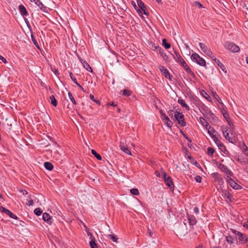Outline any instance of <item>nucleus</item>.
<instances>
[{
    "label": "nucleus",
    "instance_id": "nucleus-36",
    "mask_svg": "<svg viewBox=\"0 0 248 248\" xmlns=\"http://www.w3.org/2000/svg\"><path fill=\"white\" fill-rule=\"evenodd\" d=\"M217 167L220 170H221L224 172H226L228 169L227 167L225 165L221 163H219Z\"/></svg>",
    "mask_w": 248,
    "mask_h": 248
},
{
    "label": "nucleus",
    "instance_id": "nucleus-39",
    "mask_svg": "<svg viewBox=\"0 0 248 248\" xmlns=\"http://www.w3.org/2000/svg\"><path fill=\"white\" fill-rule=\"evenodd\" d=\"M108 237L114 242H117L118 238L114 234H109Z\"/></svg>",
    "mask_w": 248,
    "mask_h": 248
},
{
    "label": "nucleus",
    "instance_id": "nucleus-60",
    "mask_svg": "<svg viewBox=\"0 0 248 248\" xmlns=\"http://www.w3.org/2000/svg\"><path fill=\"white\" fill-rule=\"evenodd\" d=\"M0 60H1L4 63H7L8 62L5 58L0 55Z\"/></svg>",
    "mask_w": 248,
    "mask_h": 248
},
{
    "label": "nucleus",
    "instance_id": "nucleus-61",
    "mask_svg": "<svg viewBox=\"0 0 248 248\" xmlns=\"http://www.w3.org/2000/svg\"><path fill=\"white\" fill-rule=\"evenodd\" d=\"M223 115L224 117L225 118V119L227 121V120H228V118H230L229 116V114H227V112H223Z\"/></svg>",
    "mask_w": 248,
    "mask_h": 248
},
{
    "label": "nucleus",
    "instance_id": "nucleus-38",
    "mask_svg": "<svg viewBox=\"0 0 248 248\" xmlns=\"http://www.w3.org/2000/svg\"><path fill=\"white\" fill-rule=\"evenodd\" d=\"M201 94L206 99L209 100V99L210 98V96L204 90L201 91Z\"/></svg>",
    "mask_w": 248,
    "mask_h": 248
},
{
    "label": "nucleus",
    "instance_id": "nucleus-43",
    "mask_svg": "<svg viewBox=\"0 0 248 248\" xmlns=\"http://www.w3.org/2000/svg\"><path fill=\"white\" fill-rule=\"evenodd\" d=\"M185 70L188 73L190 74L192 76L194 77L195 74L194 73L191 71V69L187 66L186 68H184Z\"/></svg>",
    "mask_w": 248,
    "mask_h": 248
},
{
    "label": "nucleus",
    "instance_id": "nucleus-35",
    "mask_svg": "<svg viewBox=\"0 0 248 248\" xmlns=\"http://www.w3.org/2000/svg\"><path fill=\"white\" fill-rule=\"evenodd\" d=\"M91 153L98 160H102L101 156L99 154H98L94 150H92Z\"/></svg>",
    "mask_w": 248,
    "mask_h": 248
},
{
    "label": "nucleus",
    "instance_id": "nucleus-10",
    "mask_svg": "<svg viewBox=\"0 0 248 248\" xmlns=\"http://www.w3.org/2000/svg\"><path fill=\"white\" fill-rule=\"evenodd\" d=\"M88 234V235H90V239H91L89 243L90 247L91 248H98L97 243L96 242L95 239L94 237L93 236V235L92 234V233H89Z\"/></svg>",
    "mask_w": 248,
    "mask_h": 248
},
{
    "label": "nucleus",
    "instance_id": "nucleus-56",
    "mask_svg": "<svg viewBox=\"0 0 248 248\" xmlns=\"http://www.w3.org/2000/svg\"><path fill=\"white\" fill-rule=\"evenodd\" d=\"M25 21L26 23L27 24V25L28 27L30 29V31L31 32H32L31 28V25L30 24V23H29V21L28 20V19L27 18H25Z\"/></svg>",
    "mask_w": 248,
    "mask_h": 248
},
{
    "label": "nucleus",
    "instance_id": "nucleus-40",
    "mask_svg": "<svg viewBox=\"0 0 248 248\" xmlns=\"http://www.w3.org/2000/svg\"><path fill=\"white\" fill-rule=\"evenodd\" d=\"M68 96H69V98L70 99V100L71 101V102L75 105H76L77 104V102H76V101L75 100V99H74L72 94L70 93V92H69L68 93Z\"/></svg>",
    "mask_w": 248,
    "mask_h": 248
},
{
    "label": "nucleus",
    "instance_id": "nucleus-37",
    "mask_svg": "<svg viewBox=\"0 0 248 248\" xmlns=\"http://www.w3.org/2000/svg\"><path fill=\"white\" fill-rule=\"evenodd\" d=\"M208 133L209 134L210 137L212 138V139L214 140L215 143L217 144V141H220L219 140H217V137L215 135L213 134L212 133L210 134V130H208Z\"/></svg>",
    "mask_w": 248,
    "mask_h": 248
},
{
    "label": "nucleus",
    "instance_id": "nucleus-2",
    "mask_svg": "<svg viewBox=\"0 0 248 248\" xmlns=\"http://www.w3.org/2000/svg\"><path fill=\"white\" fill-rule=\"evenodd\" d=\"M174 119L177 121V123L182 127L186 125V122L184 118V115L180 112L176 111L174 115Z\"/></svg>",
    "mask_w": 248,
    "mask_h": 248
},
{
    "label": "nucleus",
    "instance_id": "nucleus-55",
    "mask_svg": "<svg viewBox=\"0 0 248 248\" xmlns=\"http://www.w3.org/2000/svg\"><path fill=\"white\" fill-rule=\"evenodd\" d=\"M202 178L199 175H197L195 177V181L198 183H201L202 181Z\"/></svg>",
    "mask_w": 248,
    "mask_h": 248
},
{
    "label": "nucleus",
    "instance_id": "nucleus-31",
    "mask_svg": "<svg viewBox=\"0 0 248 248\" xmlns=\"http://www.w3.org/2000/svg\"><path fill=\"white\" fill-rule=\"evenodd\" d=\"M5 214L9 216L11 218L13 219H17L18 217L15 215H14L12 212H11L10 210L7 209V210H5Z\"/></svg>",
    "mask_w": 248,
    "mask_h": 248
},
{
    "label": "nucleus",
    "instance_id": "nucleus-4",
    "mask_svg": "<svg viewBox=\"0 0 248 248\" xmlns=\"http://www.w3.org/2000/svg\"><path fill=\"white\" fill-rule=\"evenodd\" d=\"M224 47L232 52H237L240 50L239 47L233 43L227 42L224 45Z\"/></svg>",
    "mask_w": 248,
    "mask_h": 248
},
{
    "label": "nucleus",
    "instance_id": "nucleus-14",
    "mask_svg": "<svg viewBox=\"0 0 248 248\" xmlns=\"http://www.w3.org/2000/svg\"><path fill=\"white\" fill-rule=\"evenodd\" d=\"M222 196H223L224 198H227L228 200H229V201L231 202L232 201L233 196L229 192H228L226 190L222 189Z\"/></svg>",
    "mask_w": 248,
    "mask_h": 248
},
{
    "label": "nucleus",
    "instance_id": "nucleus-46",
    "mask_svg": "<svg viewBox=\"0 0 248 248\" xmlns=\"http://www.w3.org/2000/svg\"><path fill=\"white\" fill-rule=\"evenodd\" d=\"M132 5L135 8V9L137 10V11L139 13L140 15H142V12L140 10V9H139L138 7L137 6L136 3L133 1L132 2Z\"/></svg>",
    "mask_w": 248,
    "mask_h": 248
},
{
    "label": "nucleus",
    "instance_id": "nucleus-26",
    "mask_svg": "<svg viewBox=\"0 0 248 248\" xmlns=\"http://www.w3.org/2000/svg\"><path fill=\"white\" fill-rule=\"evenodd\" d=\"M178 103L181 104V106L184 107L186 110H189V106L185 103V101L184 100L182 99H179L178 100Z\"/></svg>",
    "mask_w": 248,
    "mask_h": 248
},
{
    "label": "nucleus",
    "instance_id": "nucleus-9",
    "mask_svg": "<svg viewBox=\"0 0 248 248\" xmlns=\"http://www.w3.org/2000/svg\"><path fill=\"white\" fill-rule=\"evenodd\" d=\"M159 70L162 73L163 75L166 78L171 80V77L169 71L162 65L159 66Z\"/></svg>",
    "mask_w": 248,
    "mask_h": 248
},
{
    "label": "nucleus",
    "instance_id": "nucleus-1",
    "mask_svg": "<svg viewBox=\"0 0 248 248\" xmlns=\"http://www.w3.org/2000/svg\"><path fill=\"white\" fill-rule=\"evenodd\" d=\"M237 245H244L248 241V237L245 234L234 229H231Z\"/></svg>",
    "mask_w": 248,
    "mask_h": 248
},
{
    "label": "nucleus",
    "instance_id": "nucleus-12",
    "mask_svg": "<svg viewBox=\"0 0 248 248\" xmlns=\"http://www.w3.org/2000/svg\"><path fill=\"white\" fill-rule=\"evenodd\" d=\"M18 10L19 11V13L23 17L27 16L29 15V14L25 8V7L22 5L20 4L19 5L18 7Z\"/></svg>",
    "mask_w": 248,
    "mask_h": 248
},
{
    "label": "nucleus",
    "instance_id": "nucleus-7",
    "mask_svg": "<svg viewBox=\"0 0 248 248\" xmlns=\"http://www.w3.org/2000/svg\"><path fill=\"white\" fill-rule=\"evenodd\" d=\"M213 177L215 178V181L219 185H223L224 181L221 175L217 172H215L212 174Z\"/></svg>",
    "mask_w": 248,
    "mask_h": 248
},
{
    "label": "nucleus",
    "instance_id": "nucleus-57",
    "mask_svg": "<svg viewBox=\"0 0 248 248\" xmlns=\"http://www.w3.org/2000/svg\"><path fill=\"white\" fill-rule=\"evenodd\" d=\"M195 5L198 6L200 8L203 7L202 4L199 1H195Z\"/></svg>",
    "mask_w": 248,
    "mask_h": 248
},
{
    "label": "nucleus",
    "instance_id": "nucleus-48",
    "mask_svg": "<svg viewBox=\"0 0 248 248\" xmlns=\"http://www.w3.org/2000/svg\"><path fill=\"white\" fill-rule=\"evenodd\" d=\"M69 76H70V77L71 78V79H72V80L74 82V83H76L78 82L76 78L74 76L73 74H72V73L70 72L69 73Z\"/></svg>",
    "mask_w": 248,
    "mask_h": 248
},
{
    "label": "nucleus",
    "instance_id": "nucleus-23",
    "mask_svg": "<svg viewBox=\"0 0 248 248\" xmlns=\"http://www.w3.org/2000/svg\"><path fill=\"white\" fill-rule=\"evenodd\" d=\"M234 240L235 238L233 236V235H229L226 237V241L228 244L230 245L233 244L234 243Z\"/></svg>",
    "mask_w": 248,
    "mask_h": 248
},
{
    "label": "nucleus",
    "instance_id": "nucleus-49",
    "mask_svg": "<svg viewBox=\"0 0 248 248\" xmlns=\"http://www.w3.org/2000/svg\"><path fill=\"white\" fill-rule=\"evenodd\" d=\"M178 62L182 65V66H183L184 68H186L188 66L184 59H183L182 61H181Z\"/></svg>",
    "mask_w": 248,
    "mask_h": 248
},
{
    "label": "nucleus",
    "instance_id": "nucleus-19",
    "mask_svg": "<svg viewBox=\"0 0 248 248\" xmlns=\"http://www.w3.org/2000/svg\"><path fill=\"white\" fill-rule=\"evenodd\" d=\"M200 121L201 124L205 127L208 130H210L211 128V126L210 125L209 123L206 121V120L202 117H200Z\"/></svg>",
    "mask_w": 248,
    "mask_h": 248
},
{
    "label": "nucleus",
    "instance_id": "nucleus-58",
    "mask_svg": "<svg viewBox=\"0 0 248 248\" xmlns=\"http://www.w3.org/2000/svg\"><path fill=\"white\" fill-rule=\"evenodd\" d=\"M243 145L244 147H245L246 149L245 150V154L248 156V148L244 142H243Z\"/></svg>",
    "mask_w": 248,
    "mask_h": 248
},
{
    "label": "nucleus",
    "instance_id": "nucleus-42",
    "mask_svg": "<svg viewBox=\"0 0 248 248\" xmlns=\"http://www.w3.org/2000/svg\"><path fill=\"white\" fill-rule=\"evenodd\" d=\"M34 213L36 215V216H40L42 214V211L41 210V209L39 208H36L34 209Z\"/></svg>",
    "mask_w": 248,
    "mask_h": 248
},
{
    "label": "nucleus",
    "instance_id": "nucleus-22",
    "mask_svg": "<svg viewBox=\"0 0 248 248\" xmlns=\"http://www.w3.org/2000/svg\"><path fill=\"white\" fill-rule=\"evenodd\" d=\"M217 143L216 145L222 152H223L225 154H226V153H228L226 149L225 146L223 143H222L220 141H217Z\"/></svg>",
    "mask_w": 248,
    "mask_h": 248
},
{
    "label": "nucleus",
    "instance_id": "nucleus-3",
    "mask_svg": "<svg viewBox=\"0 0 248 248\" xmlns=\"http://www.w3.org/2000/svg\"><path fill=\"white\" fill-rule=\"evenodd\" d=\"M191 59L192 61H195L198 64L201 66H206L205 61L197 53H193L191 56Z\"/></svg>",
    "mask_w": 248,
    "mask_h": 248
},
{
    "label": "nucleus",
    "instance_id": "nucleus-44",
    "mask_svg": "<svg viewBox=\"0 0 248 248\" xmlns=\"http://www.w3.org/2000/svg\"><path fill=\"white\" fill-rule=\"evenodd\" d=\"M123 95L126 96H129L131 95V92L129 90L124 89L123 91Z\"/></svg>",
    "mask_w": 248,
    "mask_h": 248
},
{
    "label": "nucleus",
    "instance_id": "nucleus-59",
    "mask_svg": "<svg viewBox=\"0 0 248 248\" xmlns=\"http://www.w3.org/2000/svg\"><path fill=\"white\" fill-rule=\"evenodd\" d=\"M173 110H169L168 111V114L169 115V116L171 117V118H173V117H174V116L173 115Z\"/></svg>",
    "mask_w": 248,
    "mask_h": 248
},
{
    "label": "nucleus",
    "instance_id": "nucleus-29",
    "mask_svg": "<svg viewBox=\"0 0 248 248\" xmlns=\"http://www.w3.org/2000/svg\"><path fill=\"white\" fill-rule=\"evenodd\" d=\"M31 38L34 45L38 49H40L39 44L34 36L32 32H31Z\"/></svg>",
    "mask_w": 248,
    "mask_h": 248
},
{
    "label": "nucleus",
    "instance_id": "nucleus-54",
    "mask_svg": "<svg viewBox=\"0 0 248 248\" xmlns=\"http://www.w3.org/2000/svg\"><path fill=\"white\" fill-rule=\"evenodd\" d=\"M152 49L154 51H155V50H156L157 51H158L159 50V49L161 48V47L158 46H154V45H153L152 46Z\"/></svg>",
    "mask_w": 248,
    "mask_h": 248
},
{
    "label": "nucleus",
    "instance_id": "nucleus-64",
    "mask_svg": "<svg viewBox=\"0 0 248 248\" xmlns=\"http://www.w3.org/2000/svg\"><path fill=\"white\" fill-rule=\"evenodd\" d=\"M194 212L195 214H198L199 213V208L197 207H195L194 208Z\"/></svg>",
    "mask_w": 248,
    "mask_h": 248
},
{
    "label": "nucleus",
    "instance_id": "nucleus-45",
    "mask_svg": "<svg viewBox=\"0 0 248 248\" xmlns=\"http://www.w3.org/2000/svg\"><path fill=\"white\" fill-rule=\"evenodd\" d=\"M130 192L134 195H138L139 194V190L137 188H132L130 190Z\"/></svg>",
    "mask_w": 248,
    "mask_h": 248
},
{
    "label": "nucleus",
    "instance_id": "nucleus-18",
    "mask_svg": "<svg viewBox=\"0 0 248 248\" xmlns=\"http://www.w3.org/2000/svg\"><path fill=\"white\" fill-rule=\"evenodd\" d=\"M187 219L190 225L193 226L197 223V220L193 215H187Z\"/></svg>",
    "mask_w": 248,
    "mask_h": 248
},
{
    "label": "nucleus",
    "instance_id": "nucleus-24",
    "mask_svg": "<svg viewBox=\"0 0 248 248\" xmlns=\"http://www.w3.org/2000/svg\"><path fill=\"white\" fill-rule=\"evenodd\" d=\"M214 62L216 63L217 66L223 71H224L226 70L225 66L222 63H221L219 60L217 58H215Z\"/></svg>",
    "mask_w": 248,
    "mask_h": 248
},
{
    "label": "nucleus",
    "instance_id": "nucleus-5",
    "mask_svg": "<svg viewBox=\"0 0 248 248\" xmlns=\"http://www.w3.org/2000/svg\"><path fill=\"white\" fill-rule=\"evenodd\" d=\"M161 119L164 123L166 124V125L171 128L172 126V123L168 118V117L165 114V113H163L161 110L160 111Z\"/></svg>",
    "mask_w": 248,
    "mask_h": 248
},
{
    "label": "nucleus",
    "instance_id": "nucleus-6",
    "mask_svg": "<svg viewBox=\"0 0 248 248\" xmlns=\"http://www.w3.org/2000/svg\"><path fill=\"white\" fill-rule=\"evenodd\" d=\"M137 3L138 5L139 9H140L142 12V14L148 15L149 13L146 10V8L144 3L141 0H137Z\"/></svg>",
    "mask_w": 248,
    "mask_h": 248
},
{
    "label": "nucleus",
    "instance_id": "nucleus-11",
    "mask_svg": "<svg viewBox=\"0 0 248 248\" xmlns=\"http://www.w3.org/2000/svg\"><path fill=\"white\" fill-rule=\"evenodd\" d=\"M199 46L201 49V50L205 53L206 55H211V50L208 48V47L206 46L204 44L202 43H199Z\"/></svg>",
    "mask_w": 248,
    "mask_h": 248
},
{
    "label": "nucleus",
    "instance_id": "nucleus-16",
    "mask_svg": "<svg viewBox=\"0 0 248 248\" xmlns=\"http://www.w3.org/2000/svg\"><path fill=\"white\" fill-rule=\"evenodd\" d=\"M119 147L122 151H123L125 153L128 155H131V151L127 147V146L124 145V143L122 142H120Z\"/></svg>",
    "mask_w": 248,
    "mask_h": 248
},
{
    "label": "nucleus",
    "instance_id": "nucleus-30",
    "mask_svg": "<svg viewBox=\"0 0 248 248\" xmlns=\"http://www.w3.org/2000/svg\"><path fill=\"white\" fill-rule=\"evenodd\" d=\"M49 100L50 101L51 104L54 107H56L57 106V101L54 95H51L49 97Z\"/></svg>",
    "mask_w": 248,
    "mask_h": 248
},
{
    "label": "nucleus",
    "instance_id": "nucleus-32",
    "mask_svg": "<svg viewBox=\"0 0 248 248\" xmlns=\"http://www.w3.org/2000/svg\"><path fill=\"white\" fill-rule=\"evenodd\" d=\"M237 161L242 165H247L248 164V158H242V159L241 158H238L237 159Z\"/></svg>",
    "mask_w": 248,
    "mask_h": 248
},
{
    "label": "nucleus",
    "instance_id": "nucleus-50",
    "mask_svg": "<svg viewBox=\"0 0 248 248\" xmlns=\"http://www.w3.org/2000/svg\"><path fill=\"white\" fill-rule=\"evenodd\" d=\"M228 128L227 126L223 125L221 126V130L223 135H225V133L227 132Z\"/></svg>",
    "mask_w": 248,
    "mask_h": 248
},
{
    "label": "nucleus",
    "instance_id": "nucleus-27",
    "mask_svg": "<svg viewBox=\"0 0 248 248\" xmlns=\"http://www.w3.org/2000/svg\"><path fill=\"white\" fill-rule=\"evenodd\" d=\"M160 54V56L163 58V59L165 61H168V56L164 53V50L162 48L159 49V50L158 51Z\"/></svg>",
    "mask_w": 248,
    "mask_h": 248
},
{
    "label": "nucleus",
    "instance_id": "nucleus-47",
    "mask_svg": "<svg viewBox=\"0 0 248 248\" xmlns=\"http://www.w3.org/2000/svg\"><path fill=\"white\" fill-rule=\"evenodd\" d=\"M90 99L93 101V102H94L95 103H96V104H98V105H100V101L99 100H96L94 98V96L91 94L90 95Z\"/></svg>",
    "mask_w": 248,
    "mask_h": 248
},
{
    "label": "nucleus",
    "instance_id": "nucleus-8",
    "mask_svg": "<svg viewBox=\"0 0 248 248\" xmlns=\"http://www.w3.org/2000/svg\"><path fill=\"white\" fill-rule=\"evenodd\" d=\"M227 181L229 184L230 186L234 189H241V186L237 184L232 178H229L227 179Z\"/></svg>",
    "mask_w": 248,
    "mask_h": 248
},
{
    "label": "nucleus",
    "instance_id": "nucleus-25",
    "mask_svg": "<svg viewBox=\"0 0 248 248\" xmlns=\"http://www.w3.org/2000/svg\"><path fill=\"white\" fill-rule=\"evenodd\" d=\"M44 167L45 168L48 170H52L53 168V165L52 164L49 162H46L44 163Z\"/></svg>",
    "mask_w": 248,
    "mask_h": 248
},
{
    "label": "nucleus",
    "instance_id": "nucleus-52",
    "mask_svg": "<svg viewBox=\"0 0 248 248\" xmlns=\"http://www.w3.org/2000/svg\"><path fill=\"white\" fill-rule=\"evenodd\" d=\"M160 172H161V173L162 174V178L163 179H165V178L167 177V173L165 172V171L164 170V169L161 168V170H160Z\"/></svg>",
    "mask_w": 248,
    "mask_h": 248
},
{
    "label": "nucleus",
    "instance_id": "nucleus-41",
    "mask_svg": "<svg viewBox=\"0 0 248 248\" xmlns=\"http://www.w3.org/2000/svg\"><path fill=\"white\" fill-rule=\"evenodd\" d=\"M215 151L214 150V149L212 147H209L208 148H207V154L210 155V156H213V155Z\"/></svg>",
    "mask_w": 248,
    "mask_h": 248
},
{
    "label": "nucleus",
    "instance_id": "nucleus-20",
    "mask_svg": "<svg viewBox=\"0 0 248 248\" xmlns=\"http://www.w3.org/2000/svg\"><path fill=\"white\" fill-rule=\"evenodd\" d=\"M81 62L82 63L83 67L88 71L90 72H92L93 70L92 68L91 67L90 65L89 64V63L86 62L85 61L83 60L81 58L79 59Z\"/></svg>",
    "mask_w": 248,
    "mask_h": 248
},
{
    "label": "nucleus",
    "instance_id": "nucleus-62",
    "mask_svg": "<svg viewBox=\"0 0 248 248\" xmlns=\"http://www.w3.org/2000/svg\"><path fill=\"white\" fill-rule=\"evenodd\" d=\"M211 55L210 54H209V55H207V56H208L209 57H210L212 59V60L214 62V60H215V58H216L215 56L213 55V52L211 51Z\"/></svg>",
    "mask_w": 248,
    "mask_h": 248
},
{
    "label": "nucleus",
    "instance_id": "nucleus-33",
    "mask_svg": "<svg viewBox=\"0 0 248 248\" xmlns=\"http://www.w3.org/2000/svg\"><path fill=\"white\" fill-rule=\"evenodd\" d=\"M212 95L213 97L216 99L217 102L220 103L221 105H223V104L221 100V99L219 97L218 95L216 92H212Z\"/></svg>",
    "mask_w": 248,
    "mask_h": 248
},
{
    "label": "nucleus",
    "instance_id": "nucleus-28",
    "mask_svg": "<svg viewBox=\"0 0 248 248\" xmlns=\"http://www.w3.org/2000/svg\"><path fill=\"white\" fill-rule=\"evenodd\" d=\"M225 139L228 140L230 142H231L233 144H235L236 143L235 140H232L229 136V134L228 132H226L225 133V135H223Z\"/></svg>",
    "mask_w": 248,
    "mask_h": 248
},
{
    "label": "nucleus",
    "instance_id": "nucleus-51",
    "mask_svg": "<svg viewBox=\"0 0 248 248\" xmlns=\"http://www.w3.org/2000/svg\"><path fill=\"white\" fill-rule=\"evenodd\" d=\"M228 120H227V123L229 126L232 128L234 129V126L233 125V124L230 118H228Z\"/></svg>",
    "mask_w": 248,
    "mask_h": 248
},
{
    "label": "nucleus",
    "instance_id": "nucleus-13",
    "mask_svg": "<svg viewBox=\"0 0 248 248\" xmlns=\"http://www.w3.org/2000/svg\"><path fill=\"white\" fill-rule=\"evenodd\" d=\"M43 219L46 221L48 224L50 225L52 223V217L47 213H44L43 214Z\"/></svg>",
    "mask_w": 248,
    "mask_h": 248
},
{
    "label": "nucleus",
    "instance_id": "nucleus-21",
    "mask_svg": "<svg viewBox=\"0 0 248 248\" xmlns=\"http://www.w3.org/2000/svg\"><path fill=\"white\" fill-rule=\"evenodd\" d=\"M174 55L171 54L173 56V59L175 60V61L177 62L180 61H182L183 60L182 57L181 56L180 54L177 52L176 51H174Z\"/></svg>",
    "mask_w": 248,
    "mask_h": 248
},
{
    "label": "nucleus",
    "instance_id": "nucleus-34",
    "mask_svg": "<svg viewBox=\"0 0 248 248\" xmlns=\"http://www.w3.org/2000/svg\"><path fill=\"white\" fill-rule=\"evenodd\" d=\"M162 46L166 48L169 49L171 45L170 43H167L166 39L162 40Z\"/></svg>",
    "mask_w": 248,
    "mask_h": 248
},
{
    "label": "nucleus",
    "instance_id": "nucleus-53",
    "mask_svg": "<svg viewBox=\"0 0 248 248\" xmlns=\"http://www.w3.org/2000/svg\"><path fill=\"white\" fill-rule=\"evenodd\" d=\"M224 173H225L227 175H228V178H229V176H232L233 174V173L232 172V171L229 170H228V169H227V170H226V172H225Z\"/></svg>",
    "mask_w": 248,
    "mask_h": 248
},
{
    "label": "nucleus",
    "instance_id": "nucleus-63",
    "mask_svg": "<svg viewBox=\"0 0 248 248\" xmlns=\"http://www.w3.org/2000/svg\"><path fill=\"white\" fill-rule=\"evenodd\" d=\"M27 205H28V206H31L33 204V201L32 200H31L30 201H29L28 202V203H26Z\"/></svg>",
    "mask_w": 248,
    "mask_h": 248
},
{
    "label": "nucleus",
    "instance_id": "nucleus-17",
    "mask_svg": "<svg viewBox=\"0 0 248 248\" xmlns=\"http://www.w3.org/2000/svg\"><path fill=\"white\" fill-rule=\"evenodd\" d=\"M164 180L166 185L168 187H170V188L174 187V186L173 185L172 180L170 176H168L167 177L165 178V179H164Z\"/></svg>",
    "mask_w": 248,
    "mask_h": 248
},
{
    "label": "nucleus",
    "instance_id": "nucleus-15",
    "mask_svg": "<svg viewBox=\"0 0 248 248\" xmlns=\"http://www.w3.org/2000/svg\"><path fill=\"white\" fill-rule=\"evenodd\" d=\"M35 3L44 12H47V7L40 0H34Z\"/></svg>",
    "mask_w": 248,
    "mask_h": 248
}]
</instances>
